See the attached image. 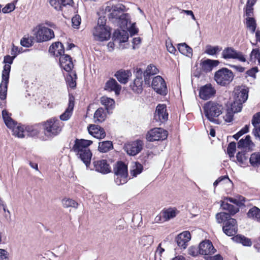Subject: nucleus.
<instances>
[{"label": "nucleus", "instance_id": "1", "mask_svg": "<svg viewBox=\"0 0 260 260\" xmlns=\"http://www.w3.org/2000/svg\"><path fill=\"white\" fill-rule=\"evenodd\" d=\"M106 21L105 16H100L98 19L97 26L93 31V35L98 41H107L111 37L112 28L106 24Z\"/></svg>", "mask_w": 260, "mask_h": 260}, {"label": "nucleus", "instance_id": "2", "mask_svg": "<svg viewBox=\"0 0 260 260\" xmlns=\"http://www.w3.org/2000/svg\"><path fill=\"white\" fill-rule=\"evenodd\" d=\"M61 122L56 117H53L41 122L42 129L46 137L52 139L58 135L62 131Z\"/></svg>", "mask_w": 260, "mask_h": 260}, {"label": "nucleus", "instance_id": "3", "mask_svg": "<svg viewBox=\"0 0 260 260\" xmlns=\"http://www.w3.org/2000/svg\"><path fill=\"white\" fill-rule=\"evenodd\" d=\"M113 173L114 181L118 185L125 184L127 182L128 166L123 161L118 160L116 162L113 167Z\"/></svg>", "mask_w": 260, "mask_h": 260}, {"label": "nucleus", "instance_id": "4", "mask_svg": "<svg viewBox=\"0 0 260 260\" xmlns=\"http://www.w3.org/2000/svg\"><path fill=\"white\" fill-rule=\"evenodd\" d=\"M235 75L233 72L226 68H221L214 73V80L221 86L229 85L233 80Z\"/></svg>", "mask_w": 260, "mask_h": 260}, {"label": "nucleus", "instance_id": "5", "mask_svg": "<svg viewBox=\"0 0 260 260\" xmlns=\"http://www.w3.org/2000/svg\"><path fill=\"white\" fill-rule=\"evenodd\" d=\"M249 88L245 85L236 86L233 91L234 101L231 103L232 106L239 105L245 103L248 98Z\"/></svg>", "mask_w": 260, "mask_h": 260}, {"label": "nucleus", "instance_id": "6", "mask_svg": "<svg viewBox=\"0 0 260 260\" xmlns=\"http://www.w3.org/2000/svg\"><path fill=\"white\" fill-rule=\"evenodd\" d=\"M205 117H218L222 113L223 107L217 103L210 101L204 104L203 107Z\"/></svg>", "mask_w": 260, "mask_h": 260}, {"label": "nucleus", "instance_id": "7", "mask_svg": "<svg viewBox=\"0 0 260 260\" xmlns=\"http://www.w3.org/2000/svg\"><path fill=\"white\" fill-rule=\"evenodd\" d=\"M112 38V41L108 43L107 46L109 48L113 49L117 44L120 45L122 43H125L128 41V34L127 31L118 29L114 30Z\"/></svg>", "mask_w": 260, "mask_h": 260}, {"label": "nucleus", "instance_id": "8", "mask_svg": "<svg viewBox=\"0 0 260 260\" xmlns=\"http://www.w3.org/2000/svg\"><path fill=\"white\" fill-rule=\"evenodd\" d=\"M168 132L161 127H155L148 131L146 135L148 141H162L167 138Z\"/></svg>", "mask_w": 260, "mask_h": 260}, {"label": "nucleus", "instance_id": "9", "mask_svg": "<svg viewBox=\"0 0 260 260\" xmlns=\"http://www.w3.org/2000/svg\"><path fill=\"white\" fill-rule=\"evenodd\" d=\"M38 26V30L35 33L37 43L46 42L54 38L55 36L52 29L41 25Z\"/></svg>", "mask_w": 260, "mask_h": 260}, {"label": "nucleus", "instance_id": "10", "mask_svg": "<svg viewBox=\"0 0 260 260\" xmlns=\"http://www.w3.org/2000/svg\"><path fill=\"white\" fill-rule=\"evenodd\" d=\"M151 86L153 89L159 95L165 96L168 93L167 84L160 76H157L153 79Z\"/></svg>", "mask_w": 260, "mask_h": 260}, {"label": "nucleus", "instance_id": "11", "mask_svg": "<svg viewBox=\"0 0 260 260\" xmlns=\"http://www.w3.org/2000/svg\"><path fill=\"white\" fill-rule=\"evenodd\" d=\"M231 217L230 216V218H227L226 219L223 216L216 217L217 222L218 223H223L222 226L223 232L229 237L234 236V234L230 233V231L234 226H235V224H237V222L236 219L233 218Z\"/></svg>", "mask_w": 260, "mask_h": 260}, {"label": "nucleus", "instance_id": "12", "mask_svg": "<svg viewBox=\"0 0 260 260\" xmlns=\"http://www.w3.org/2000/svg\"><path fill=\"white\" fill-rule=\"evenodd\" d=\"M10 79V71L5 68L2 73V81L0 83V99L6 101Z\"/></svg>", "mask_w": 260, "mask_h": 260}, {"label": "nucleus", "instance_id": "13", "mask_svg": "<svg viewBox=\"0 0 260 260\" xmlns=\"http://www.w3.org/2000/svg\"><path fill=\"white\" fill-rule=\"evenodd\" d=\"M220 208L223 210L228 211L229 212H221L217 213L215 217L223 216L226 219L227 218H230V216H234L239 212V207H236L233 205L225 203L224 201H220Z\"/></svg>", "mask_w": 260, "mask_h": 260}, {"label": "nucleus", "instance_id": "14", "mask_svg": "<svg viewBox=\"0 0 260 260\" xmlns=\"http://www.w3.org/2000/svg\"><path fill=\"white\" fill-rule=\"evenodd\" d=\"M93 168H90L91 170H95L96 172L102 174H107L112 172V169L107 160L102 159L94 160L92 162Z\"/></svg>", "mask_w": 260, "mask_h": 260}, {"label": "nucleus", "instance_id": "15", "mask_svg": "<svg viewBox=\"0 0 260 260\" xmlns=\"http://www.w3.org/2000/svg\"><path fill=\"white\" fill-rule=\"evenodd\" d=\"M93 142L91 140L76 138L74 141V144L71 151H73L77 154L84 152L88 150V149H89L88 147Z\"/></svg>", "mask_w": 260, "mask_h": 260}, {"label": "nucleus", "instance_id": "16", "mask_svg": "<svg viewBox=\"0 0 260 260\" xmlns=\"http://www.w3.org/2000/svg\"><path fill=\"white\" fill-rule=\"evenodd\" d=\"M215 94L216 90L211 83H207L200 88L199 96L203 100H208L214 97Z\"/></svg>", "mask_w": 260, "mask_h": 260}, {"label": "nucleus", "instance_id": "17", "mask_svg": "<svg viewBox=\"0 0 260 260\" xmlns=\"http://www.w3.org/2000/svg\"><path fill=\"white\" fill-rule=\"evenodd\" d=\"M198 249H199V253L201 255H212L216 252V249L210 240H205L202 241L198 246Z\"/></svg>", "mask_w": 260, "mask_h": 260}, {"label": "nucleus", "instance_id": "18", "mask_svg": "<svg viewBox=\"0 0 260 260\" xmlns=\"http://www.w3.org/2000/svg\"><path fill=\"white\" fill-rule=\"evenodd\" d=\"M143 147V141L141 140H137L125 146L124 149L129 155L135 156L141 151Z\"/></svg>", "mask_w": 260, "mask_h": 260}, {"label": "nucleus", "instance_id": "19", "mask_svg": "<svg viewBox=\"0 0 260 260\" xmlns=\"http://www.w3.org/2000/svg\"><path fill=\"white\" fill-rule=\"evenodd\" d=\"M222 56L224 59H236L242 62H245V55L236 50H223Z\"/></svg>", "mask_w": 260, "mask_h": 260}, {"label": "nucleus", "instance_id": "20", "mask_svg": "<svg viewBox=\"0 0 260 260\" xmlns=\"http://www.w3.org/2000/svg\"><path fill=\"white\" fill-rule=\"evenodd\" d=\"M220 62L218 60L206 59L200 63L201 70L205 73H208L212 71L214 67H217Z\"/></svg>", "mask_w": 260, "mask_h": 260}, {"label": "nucleus", "instance_id": "21", "mask_svg": "<svg viewBox=\"0 0 260 260\" xmlns=\"http://www.w3.org/2000/svg\"><path fill=\"white\" fill-rule=\"evenodd\" d=\"M121 86L113 78H110L105 83L104 90L109 91H114L116 95L120 94Z\"/></svg>", "mask_w": 260, "mask_h": 260}, {"label": "nucleus", "instance_id": "22", "mask_svg": "<svg viewBox=\"0 0 260 260\" xmlns=\"http://www.w3.org/2000/svg\"><path fill=\"white\" fill-rule=\"evenodd\" d=\"M254 146L255 144L252 141L250 135H246L245 138L241 139L237 143L238 149H247L248 151H252V147Z\"/></svg>", "mask_w": 260, "mask_h": 260}, {"label": "nucleus", "instance_id": "23", "mask_svg": "<svg viewBox=\"0 0 260 260\" xmlns=\"http://www.w3.org/2000/svg\"><path fill=\"white\" fill-rule=\"evenodd\" d=\"M42 129L41 122L33 125H27L25 126V131L28 137H37Z\"/></svg>", "mask_w": 260, "mask_h": 260}, {"label": "nucleus", "instance_id": "24", "mask_svg": "<svg viewBox=\"0 0 260 260\" xmlns=\"http://www.w3.org/2000/svg\"><path fill=\"white\" fill-rule=\"evenodd\" d=\"M242 109V106L241 103H240L239 105H235L234 106L231 105V108H228L226 110L224 121L228 123L232 122L234 119V113L241 112Z\"/></svg>", "mask_w": 260, "mask_h": 260}, {"label": "nucleus", "instance_id": "25", "mask_svg": "<svg viewBox=\"0 0 260 260\" xmlns=\"http://www.w3.org/2000/svg\"><path fill=\"white\" fill-rule=\"evenodd\" d=\"M2 115L4 121L8 128L12 129L17 125V122L11 117L12 114L9 113L6 109H4L2 111Z\"/></svg>", "mask_w": 260, "mask_h": 260}, {"label": "nucleus", "instance_id": "26", "mask_svg": "<svg viewBox=\"0 0 260 260\" xmlns=\"http://www.w3.org/2000/svg\"><path fill=\"white\" fill-rule=\"evenodd\" d=\"M78 157L85 164L87 169H90L92 153L90 149L85 151L76 154Z\"/></svg>", "mask_w": 260, "mask_h": 260}, {"label": "nucleus", "instance_id": "27", "mask_svg": "<svg viewBox=\"0 0 260 260\" xmlns=\"http://www.w3.org/2000/svg\"><path fill=\"white\" fill-rule=\"evenodd\" d=\"M155 113L160 120L167 121L168 119V113L167 110V106L165 104H158L155 110Z\"/></svg>", "mask_w": 260, "mask_h": 260}, {"label": "nucleus", "instance_id": "28", "mask_svg": "<svg viewBox=\"0 0 260 260\" xmlns=\"http://www.w3.org/2000/svg\"><path fill=\"white\" fill-rule=\"evenodd\" d=\"M130 74L131 73L128 71L120 70L115 73L114 77L120 83L125 84L128 82Z\"/></svg>", "mask_w": 260, "mask_h": 260}, {"label": "nucleus", "instance_id": "29", "mask_svg": "<svg viewBox=\"0 0 260 260\" xmlns=\"http://www.w3.org/2000/svg\"><path fill=\"white\" fill-rule=\"evenodd\" d=\"M179 213V211L175 207H170L162 211V216L165 221L174 218Z\"/></svg>", "mask_w": 260, "mask_h": 260}, {"label": "nucleus", "instance_id": "30", "mask_svg": "<svg viewBox=\"0 0 260 260\" xmlns=\"http://www.w3.org/2000/svg\"><path fill=\"white\" fill-rule=\"evenodd\" d=\"M142 84V78L137 77L131 84L130 87L135 93L141 94L143 91Z\"/></svg>", "mask_w": 260, "mask_h": 260}, {"label": "nucleus", "instance_id": "31", "mask_svg": "<svg viewBox=\"0 0 260 260\" xmlns=\"http://www.w3.org/2000/svg\"><path fill=\"white\" fill-rule=\"evenodd\" d=\"M232 239L237 243L242 244L244 246H251L252 245L250 239L241 234H237L233 237Z\"/></svg>", "mask_w": 260, "mask_h": 260}, {"label": "nucleus", "instance_id": "32", "mask_svg": "<svg viewBox=\"0 0 260 260\" xmlns=\"http://www.w3.org/2000/svg\"><path fill=\"white\" fill-rule=\"evenodd\" d=\"M101 103L105 106V109L109 114H110L109 111L113 109L115 107V101L110 98L102 96L101 98Z\"/></svg>", "mask_w": 260, "mask_h": 260}, {"label": "nucleus", "instance_id": "33", "mask_svg": "<svg viewBox=\"0 0 260 260\" xmlns=\"http://www.w3.org/2000/svg\"><path fill=\"white\" fill-rule=\"evenodd\" d=\"M113 142L111 141H104L99 143L98 150L102 153H106L113 149Z\"/></svg>", "mask_w": 260, "mask_h": 260}, {"label": "nucleus", "instance_id": "34", "mask_svg": "<svg viewBox=\"0 0 260 260\" xmlns=\"http://www.w3.org/2000/svg\"><path fill=\"white\" fill-rule=\"evenodd\" d=\"M107 117V114L105 112V110L103 108H99L94 112L93 118L94 122L95 123H102L104 122Z\"/></svg>", "mask_w": 260, "mask_h": 260}, {"label": "nucleus", "instance_id": "35", "mask_svg": "<svg viewBox=\"0 0 260 260\" xmlns=\"http://www.w3.org/2000/svg\"><path fill=\"white\" fill-rule=\"evenodd\" d=\"M117 20L119 27L124 30V29L127 28L128 22H131L129 21V15L128 13H122Z\"/></svg>", "mask_w": 260, "mask_h": 260}, {"label": "nucleus", "instance_id": "36", "mask_svg": "<svg viewBox=\"0 0 260 260\" xmlns=\"http://www.w3.org/2000/svg\"><path fill=\"white\" fill-rule=\"evenodd\" d=\"M250 165L253 168H258L260 166V152L252 153L249 159Z\"/></svg>", "mask_w": 260, "mask_h": 260}, {"label": "nucleus", "instance_id": "37", "mask_svg": "<svg viewBox=\"0 0 260 260\" xmlns=\"http://www.w3.org/2000/svg\"><path fill=\"white\" fill-rule=\"evenodd\" d=\"M247 216L249 218H252L260 221V209L256 206H254L250 209L247 213Z\"/></svg>", "mask_w": 260, "mask_h": 260}, {"label": "nucleus", "instance_id": "38", "mask_svg": "<svg viewBox=\"0 0 260 260\" xmlns=\"http://www.w3.org/2000/svg\"><path fill=\"white\" fill-rule=\"evenodd\" d=\"M89 128L92 130H98L99 135H95L94 138L101 140L105 138L106 134L103 127L99 125L89 124Z\"/></svg>", "mask_w": 260, "mask_h": 260}, {"label": "nucleus", "instance_id": "39", "mask_svg": "<svg viewBox=\"0 0 260 260\" xmlns=\"http://www.w3.org/2000/svg\"><path fill=\"white\" fill-rule=\"evenodd\" d=\"M25 125H22L20 123L18 125H17L12 129V134L18 138H24L25 135H24V132L25 131Z\"/></svg>", "mask_w": 260, "mask_h": 260}, {"label": "nucleus", "instance_id": "40", "mask_svg": "<svg viewBox=\"0 0 260 260\" xmlns=\"http://www.w3.org/2000/svg\"><path fill=\"white\" fill-rule=\"evenodd\" d=\"M135 166L133 169L130 170V174L133 177H136L141 174L144 169L143 165L140 162L137 161L134 162Z\"/></svg>", "mask_w": 260, "mask_h": 260}, {"label": "nucleus", "instance_id": "41", "mask_svg": "<svg viewBox=\"0 0 260 260\" xmlns=\"http://www.w3.org/2000/svg\"><path fill=\"white\" fill-rule=\"evenodd\" d=\"M153 153L151 151H147L146 153H143L138 158L142 165L147 166L149 164V159L152 158Z\"/></svg>", "mask_w": 260, "mask_h": 260}, {"label": "nucleus", "instance_id": "42", "mask_svg": "<svg viewBox=\"0 0 260 260\" xmlns=\"http://www.w3.org/2000/svg\"><path fill=\"white\" fill-rule=\"evenodd\" d=\"M246 26L252 33L255 32L256 28V21L254 17L246 18L245 19Z\"/></svg>", "mask_w": 260, "mask_h": 260}, {"label": "nucleus", "instance_id": "43", "mask_svg": "<svg viewBox=\"0 0 260 260\" xmlns=\"http://www.w3.org/2000/svg\"><path fill=\"white\" fill-rule=\"evenodd\" d=\"M15 59V56H11L9 55H7L4 56L3 63L5 64L3 67V69L2 72L4 71L5 68L10 71L11 72V64H12L13 62V60Z\"/></svg>", "mask_w": 260, "mask_h": 260}, {"label": "nucleus", "instance_id": "44", "mask_svg": "<svg viewBox=\"0 0 260 260\" xmlns=\"http://www.w3.org/2000/svg\"><path fill=\"white\" fill-rule=\"evenodd\" d=\"M35 38L34 37H24L21 40V45L24 47L29 48L31 47L34 42Z\"/></svg>", "mask_w": 260, "mask_h": 260}, {"label": "nucleus", "instance_id": "45", "mask_svg": "<svg viewBox=\"0 0 260 260\" xmlns=\"http://www.w3.org/2000/svg\"><path fill=\"white\" fill-rule=\"evenodd\" d=\"M66 82L68 86L73 89H75L77 87V82L75 79L73 78L71 73H68L65 78Z\"/></svg>", "mask_w": 260, "mask_h": 260}, {"label": "nucleus", "instance_id": "46", "mask_svg": "<svg viewBox=\"0 0 260 260\" xmlns=\"http://www.w3.org/2000/svg\"><path fill=\"white\" fill-rule=\"evenodd\" d=\"M236 151V143L235 141L230 142L227 148V154L230 158L234 157Z\"/></svg>", "mask_w": 260, "mask_h": 260}, {"label": "nucleus", "instance_id": "47", "mask_svg": "<svg viewBox=\"0 0 260 260\" xmlns=\"http://www.w3.org/2000/svg\"><path fill=\"white\" fill-rule=\"evenodd\" d=\"M247 151L246 150H242L237 153L236 156L237 160L241 164H244V161L247 160L248 157L246 156Z\"/></svg>", "mask_w": 260, "mask_h": 260}, {"label": "nucleus", "instance_id": "48", "mask_svg": "<svg viewBox=\"0 0 260 260\" xmlns=\"http://www.w3.org/2000/svg\"><path fill=\"white\" fill-rule=\"evenodd\" d=\"M17 2V0H14L13 2L9 3L3 8L2 12L4 14H7L13 11L15 9V5Z\"/></svg>", "mask_w": 260, "mask_h": 260}, {"label": "nucleus", "instance_id": "49", "mask_svg": "<svg viewBox=\"0 0 260 260\" xmlns=\"http://www.w3.org/2000/svg\"><path fill=\"white\" fill-rule=\"evenodd\" d=\"M63 206L64 208H68L70 207L77 208L78 204L75 200L71 199H64L62 201Z\"/></svg>", "mask_w": 260, "mask_h": 260}, {"label": "nucleus", "instance_id": "50", "mask_svg": "<svg viewBox=\"0 0 260 260\" xmlns=\"http://www.w3.org/2000/svg\"><path fill=\"white\" fill-rule=\"evenodd\" d=\"M249 125L246 124L241 129L233 136V138L236 140H238L242 136L248 133Z\"/></svg>", "mask_w": 260, "mask_h": 260}, {"label": "nucleus", "instance_id": "51", "mask_svg": "<svg viewBox=\"0 0 260 260\" xmlns=\"http://www.w3.org/2000/svg\"><path fill=\"white\" fill-rule=\"evenodd\" d=\"M257 60L258 64L260 66V50H252L250 54V60L255 62Z\"/></svg>", "mask_w": 260, "mask_h": 260}, {"label": "nucleus", "instance_id": "52", "mask_svg": "<svg viewBox=\"0 0 260 260\" xmlns=\"http://www.w3.org/2000/svg\"><path fill=\"white\" fill-rule=\"evenodd\" d=\"M122 14V13L120 12L119 10L117 9V7L115 6H112V12L109 15V19H116V20H118L119 16H120Z\"/></svg>", "mask_w": 260, "mask_h": 260}, {"label": "nucleus", "instance_id": "53", "mask_svg": "<svg viewBox=\"0 0 260 260\" xmlns=\"http://www.w3.org/2000/svg\"><path fill=\"white\" fill-rule=\"evenodd\" d=\"M175 242H176L178 247L181 249H185L187 245V242L182 239L181 235H178L175 238Z\"/></svg>", "mask_w": 260, "mask_h": 260}, {"label": "nucleus", "instance_id": "54", "mask_svg": "<svg viewBox=\"0 0 260 260\" xmlns=\"http://www.w3.org/2000/svg\"><path fill=\"white\" fill-rule=\"evenodd\" d=\"M224 201L225 200L229 201L230 203H232L235 205H236L238 207H241L242 206L245 207V205L244 203H242L241 201H239L238 199L230 197H224L223 198Z\"/></svg>", "mask_w": 260, "mask_h": 260}, {"label": "nucleus", "instance_id": "55", "mask_svg": "<svg viewBox=\"0 0 260 260\" xmlns=\"http://www.w3.org/2000/svg\"><path fill=\"white\" fill-rule=\"evenodd\" d=\"M72 112L73 111L66 108L64 112L60 115V119L62 121L68 120L71 117Z\"/></svg>", "mask_w": 260, "mask_h": 260}, {"label": "nucleus", "instance_id": "56", "mask_svg": "<svg viewBox=\"0 0 260 260\" xmlns=\"http://www.w3.org/2000/svg\"><path fill=\"white\" fill-rule=\"evenodd\" d=\"M75 106V96L70 92H69V103L67 108L73 111Z\"/></svg>", "mask_w": 260, "mask_h": 260}, {"label": "nucleus", "instance_id": "57", "mask_svg": "<svg viewBox=\"0 0 260 260\" xmlns=\"http://www.w3.org/2000/svg\"><path fill=\"white\" fill-rule=\"evenodd\" d=\"M188 253L193 257H196L200 254L199 249L195 246H191L188 249Z\"/></svg>", "mask_w": 260, "mask_h": 260}, {"label": "nucleus", "instance_id": "58", "mask_svg": "<svg viewBox=\"0 0 260 260\" xmlns=\"http://www.w3.org/2000/svg\"><path fill=\"white\" fill-rule=\"evenodd\" d=\"M126 29L129 32L131 37L137 35L139 32V29L136 27L135 22L133 23L128 28L127 27Z\"/></svg>", "mask_w": 260, "mask_h": 260}, {"label": "nucleus", "instance_id": "59", "mask_svg": "<svg viewBox=\"0 0 260 260\" xmlns=\"http://www.w3.org/2000/svg\"><path fill=\"white\" fill-rule=\"evenodd\" d=\"M251 123L254 127L260 123V112L253 115L251 120Z\"/></svg>", "mask_w": 260, "mask_h": 260}, {"label": "nucleus", "instance_id": "60", "mask_svg": "<svg viewBox=\"0 0 260 260\" xmlns=\"http://www.w3.org/2000/svg\"><path fill=\"white\" fill-rule=\"evenodd\" d=\"M145 71L147 72L148 73L152 75H154L157 74L159 72V70L155 66L150 64L148 66Z\"/></svg>", "mask_w": 260, "mask_h": 260}, {"label": "nucleus", "instance_id": "61", "mask_svg": "<svg viewBox=\"0 0 260 260\" xmlns=\"http://www.w3.org/2000/svg\"><path fill=\"white\" fill-rule=\"evenodd\" d=\"M244 15L246 16V18L253 17L254 15V8L253 7H247L244 8Z\"/></svg>", "mask_w": 260, "mask_h": 260}, {"label": "nucleus", "instance_id": "62", "mask_svg": "<svg viewBox=\"0 0 260 260\" xmlns=\"http://www.w3.org/2000/svg\"><path fill=\"white\" fill-rule=\"evenodd\" d=\"M258 72V69L257 67H253L250 69L249 70H247L246 72V74L247 75V76H250L252 78H256V73Z\"/></svg>", "mask_w": 260, "mask_h": 260}, {"label": "nucleus", "instance_id": "63", "mask_svg": "<svg viewBox=\"0 0 260 260\" xmlns=\"http://www.w3.org/2000/svg\"><path fill=\"white\" fill-rule=\"evenodd\" d=\"M81 17L79 15H76L72 19V25L76 28L79 26L81 23Z\"/></svg>", "mask_w": 260, "mask_h": 260}, {"label": "nucleus", "instance_id": "64", "mask_svg": "<svg viewBox=\"0 0 260 260\" xmlns=\"http://www.w3.org/2000/svg\"><path fill=\"white\" fill-rule=\"evenodd\" d=\"M49 3L57 11H62L61 5L59 4V0H50Z\"/></svg>", "mask_w": 260, "mask_h": 260}]
</instances>
